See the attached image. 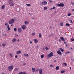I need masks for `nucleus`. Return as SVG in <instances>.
I'll use <instances>...</instances> for the list:
<instances>
[{
    "label": "nucleus",
    "instance_id": "nucleus-12",
    "mask_svg": "<svg viewBox=\"0 0 74 74\" xmlns=\"http://www.w3.org/2000/svg\"><path fill=\"white\" fill-rule=\"evenodd\" d=\"M24 23L25 25H28L29 23V22L27 21H25L24 22Z\"/></svg>",
    "mask_w": 74,
    "mask_h": 74
},
{
    "label": "nucleus",
    "instance_id": "nucleus-19",
    "mask_svg": "<svg viewBox=\"0 0 74 74\" xmlns=\"http://www.w3.org/2000/svg\"><path fill=\"white\" fill-rule=\"evenodd\" d=\"M60 26H63V23H61L60 25Z\"/></svg>",
    "mask_w": 74,
    "mask_h": 74
},
{
    "label": "nucleus",
    "instance_id": "nucleus-44",
    "mask_svg": "<svg viewBox=\"0 0 74 74\" xmlns=\"http://www.w3.org/2000/svg\"><path fill=\"white\" fill-rule=\"evenodd\" d=\"M50 67H53V65H50Z\"/></svg>",
    "mask_w": 74,
    "mask_h": 74
},
{
    "label": "nucleus",
    "instance_id": "nucleus-10",
    "mask_svg": "<svg viewBox=\"0 0 74 74\" xmlns=\"http://www.w3.org/2000/svg\"><path fill=\"white\" fill-rule=\"evenodd\" d=\"M32 71L33 73H34L36 71L35 70V68H32Z\"/></svg>",
    "mask_w": 74,
    "mask_h": 74
},
{
    "label": "nucleus",
    "instance_id": "nucleus-59",
    "mask_svg": "<svg viewBox=\"0 0 74 74\" xmlns=\"http://www.w3.org/2000/svg\"><path fill=\"white\" fill-rule=\"evenodd\" d=\"M1 74H4V73H2Z\"/></svg>",
    "mask_w": 74,
    "mask_h": 74
},
{
    "label": "nucleus",
    "instance_id": "nucleus-60",
    "mask_svg": "<svg viewBox=\"0 0 74 74\" xmlns=\"http://www.w3.org/2000/svg\"><path fill=\"white\" fill-rule=\"evenodd\" d=\"M68 46V45H66V47H67Z\"/></svg>",
    "mask_w": 74,
    "mask_h": 74
},
{
    "label": "nucleus",
    "instance_id": "nucleus-54",
    "mask_svg": "<svg viewBox=\"0 0 74 74\" xmlns=\"http://www.w3.org/2000/svg\"><path fill=\"white\" fill-rule=\"evenodd\" d=\"M17 41H18V42H19V39H18L17 40Z\"/></svg>",
    "mask_w": 74,
    "mask_h": 74
},
{
    "label": "nucleus",
    "instance_id": "nucleus-57",
    "mask_svg": "<svg viewBox=\"0 0 74 74\" xmlns=\"http://www.w3.org/2000/svg\"><path fill=\"white\" fill-rule=\"evenodd\" d=\"M52 36V34H51L50 37H51V36Z\"/></svg>",
    "mask_w": 74,
    "mask_h": 74
},
{
    "label": "nucleus",
    "instance_id": "nucleus-23",
    "mask_svg": "<svg viewBox=\"0 0 74 74\" xmlns=\"http://www.w3.org/2000/svg\"><path fill=\"white\" fill-rule=\"evenodd\" d=\"M16 41V39L14 38L13 39V40H12V41L13 42H15Z\"/></svg>",
    "mask_w": 74,
    "mask_h": 74
},
{
    "label": "nucleus",
    "instance_id": "nucleus-15",
    "mask_svg": "<svg viewBox=\"0 0 74 74\" xmlns=\"http://www.w3.org/2000/svg\"><path fill=\"white\" fill-rule=\"evenodd\" d=\"M60 38L63 41H65V40H64V38H63V37H60Z\"/></svg>",
    "mask_w": 74,
    "mask_h": 74
},
{
    "label": "nucleus",
    "instance_id": "nucleus-62",
    "mask_svg": "<svg viewBox=\"0 0 74 74\" xmlns=\"http://www.w3.org/2000/svg\"><path fill=\"white\" fill-rule=\"evenodd\" d=\"M70 69H71V67H70Z\"/></svg>",
    "mask_w": 74,
    "mask_h": 74
},
{
    "label": "nucleus",
    "instance_id": "nucleus-63",
    "mask_svg": "<svg viewBox=\"0 0 74 74\" xmlns=\"http://www.w3.org/2000/svg\"><path fill=\"white\" fill-rule=\"evenodd\" d=\"M0 47H1V45H0Z\"/></svg>",
    "mask_w": 74,
    "mask_h": 74
},
{
    "label": "nucleus",
    "instance_id": "nucleus-25",
    "mask_svg": "<svg viewBox=\"0 0 74 74\" xmlns=\"http://www.w3.org/2000/svg\"><path fill=\"white\" fill-rule=\"evenodd\" d=\"M65 72V71H61V73L62 74L64 73Z\"/></svg>",
    "mask_w": 74,
    "mask_h": 74
},
{
    "label": "nucleus",
    "instance_id": "nucleus-26",
    "mask_svg": "<svg viewBox=\"0 0 74 74\" xmlns=\"http://www.w3.org/2000/svg\"><path fill=\"white\" fill-rule=\"evenodd\" d=\"M71 13H69L67 15V16H71Z\"/></svg>",
    "mask_w": 74,
    "mask_h": 74
},
{
    "label": "nucleus",
    "instance_id": "nucleus-38",
    "mask_svg": "<svg viewBox=\"0 0 74 74\" xmlns=\"http://www.w3.org/2000/svg\"><path fill=\"white\" fill-rule=\"evenodd\" d=\"M32 36H34L35 35V33H33L32 34Z\"/></svg>",
    "mask_w": 74,
    "mask_h": 74
},
{
    "label": "nucleus",
    "instance_id": "nucleus-27",
    "mask_svg": "<svg viewBox=\"0 0 74 74\" xmlns=\"http://www.w3.org/2000/svg\"><path fill=\"white\" fill-rule=\"evenodd\" d=\"M39 37L40 38H41V33H39Z\"/></svg>",
    "mask_w": 74,
    "mask_h": 74
},
{
    "label": "nucleus",
    "instance_id": "nucleus-58",
    "mask_svg": "<svg viewBox=\"0 0 74 74\" xmlns=\"http://www.w3.org/2000/svg\"><path fill=\"white\" fill-rule=\"evenodd\" d=\"M11 26H13V25L11 24Z\"/></svg>",
    "mask_w": 74,
    "mask_h": 74
},
{
    "label": "nucleus",
    "instance_id": "nucleus-1",
    "mask_svg": "<svg viewBox=\"0 0 74 74\" xmlns=\"http://www.w3.org/2000/svg\"><path fill=\"white\" fill-rule=\"evenodd\" d=\"M8 3L10 6H13L15 4L13 2V1L12 0H9V1Z\"/></svg>",
    "mask_w": 74,
    "mask_h": 74
},
{
    "label": "nucleus",
    "instance_id": "nucleus-17",
    "mask_svg": "<svg viewBox=\"0 0 74 74\" xmlns=\"http://www.w3.org/2000/svg\"><path fill=\"white\" fill-rule=\"evenodd\" d=\"M56 70H58L59 69V66H56Z\"/></svg>",
    "mask_w": 74,
    "mask_h": 74
},
{
    "label": "nucleus",
    "instance_id": "nucleus-7",
    "mask_svg": "<svg viewBox=\"0 0 74 74\" xmlns=\"http://www.w3.org/2000/svg\"><path fill=\"white\" fill-rule=\"evenodd\" d=\"M47 1H44L42 3V4L43 5H47Z\"/></svg>",
    "mask_w": 74,
    "mask_h": 74
},
{
    "label": "nucleus",
    "instance_id": "nucleus-56",
    "mask_svg": "<svg viewBox=\"0 0 74 74\" xmlns=\"http://www.w3.org/2000/svg\"><path fill=\"white\" fill-rule=\"evenodd\" d=\"M64 43L65 44H66V42H64Z\"/></svg>",
    "mask_w": 74,
    "mask_h": 74
},
{
    "label": "nucleus",
    "instance_id": "nucleus-34",
    "mask_svg": "<svg viewBox=\"0 0 74 74\" xmlns=\"http://www.w3.org/2000/svg\"><path fill=\"white\" fill-rule=\"evenodd\" d=\"M5 45H6V44H2L3 47H5Z\"/></svg>",
    "mask_w": 74,
    "mask_h": 74
},
{
    "label": "nucleus",
    "instance_id": "nucleus-50",
    "mask_svg": "<svg viewBox=\"0 0 74 74\" xmlns=\"http://www.w3.org/2000/svg\"><path fill=\"white\" fill-rule=\"evenodd\" d=\"M72 11H74V9L71 10Z\"/></svg>",
    "mask_w": 74,
    "mask_h": 74
},
{
    "label": "nucleus",
    "instance_id": "nucleus-8",
    "mask_svg": "<svg viewBox=\"0 0 74 74\" xmlns=\"http://www.w3.org/2000/svg\"><path fill=\"white\" fill-rule=\"evenodd\" d=\"M26 26L25 25H23L21 27V28H22V29H23V30H25V29H26Z\"/></svg>",
    "mask_w": 74,
    "mask_h": 74
},
{
    "label": "nucleus",
    "instance_id": "nucleus-48",
    "mask_svg": "<svg viewBox=\"0 0 74 74\" xmlns=\"http://www.w3.org/2000/svg\"><path fill=\"white\" fill-rule=\"evenodd\" d=\"M71 3L73 5H74V3L73 2H71Z\"/></svg>",
    "mask_w": 74,
    "mask_h": 74
},
{
    "label": "nucleus",
    "instance_id": "nucleus-4",
    "mask_svg": "<svg viewBox=\"0 0 74 74\" xmlns=\"http://www.w3.org/2000/svg\"><path fill=\"white\" fill-rule=\"evenodd\" d=\"M14 21L15 20L14 19H12L9 21V25L13 24V23H14Z\"/></svg>",
    "mask_w": 74,
    "mask_h": 74
},
{
    "label": "nucleus",
    "instance_id": "nucleus-41",
    "mask_svg": "<svg viewBox=\"0 0 74 74\" xmlns=\"http://www.w3.org/2000/svg\"><path fill=\"white\" fill-rule=\"evenodd\" d=\"M18 36V35L17 34H15V37H17Z\"/></svg>",
    "mask_w": 74,
    "mask_h": 74
},
{
    "label": "nucleus",
    "instance_id": "nucleus-43",
    "mask_svg": "<svg viewBox=\"0 0 74 74\" xmlns=\"http://www.w3.org/2000/svg\"><path fill=\"white\" fill-rule=\"evenodd\" d=\"M71 40L72 41H74V39L73 38L71 39Z\"/></svg>",
    "mask_w": 74,
    "mask_h": 74
},
{
    "label": "nucleus",
    "instance_id": "nucleus-24",
    "mask_svg": "<svg viewBox=\"0 0 74 74\" xmlns=\"http://www.w3.org/2000/svg\"><path fill=\"white\" fill-rule=\"evenodd\" d=\"M40 57L41 58H42H42H44V55H41L40 56Z\"/></svg>",
    "mask_w": 74,
    "mask_h": 74
},
{
    "label": "nucleus",
    "instance_id": "nucleus-64",
    "mask_svg": "<svg viewBox=\"0 0 74 74\" xmlns=\"http://www.w3.org/2000/svg\"><path fill=\"white\" fill-rule=\"evenodd\" d=\"M32 19H34V18H32Z\"/></svg>",
    "mask_w": 74,
    "mask_h": 74
},
{
    "label": "nucleus",
    "instance_id": "nucleus-45",
    "mask_svg": "<svg viewBox=\"0 0 74 74\" xmlns=\"http://www.w3.org/2000/svg\"><path fill=\"white\" fill-rule=\"evenodd\" d=\"M59 42H61V40H60V39H59Z\"/></svg>",
    "mask_w": 74,
    "mask_h": 74
},
{
    "label": "nucleus",
    "instance_id": "nucleus-5",
    "mask_svg": "<svg viewBox=\"0 0 74 74\" xmlns=\"http://www.w3.org/2000/svg\"><path fill=\"white\" fill-rule=\"evenodd\" d=\"M36 71H39V73L40 74H42V69H38L36 70Z\"/></svg>",
    "mask_w": 74,
    "mask_h": 74
},
{
    "label": "nucleus",
    "instance_id": "nucleus-3",
    "mask_svg": "<svg viewBox=\"0 0 74 74\" xmlns=\"http://www.w3.org/2000/svg\"><path fill=\"white\" fill-rule=\"evenodd\" d=\"M53 55V53L52 52H51L49 54H47V57L48 58H49L52 57Z\"/></svg>",
    "mask_w": 74,
    "mask_h": 74
},
{
    "label": "nucleus",
    "instance_id": "nucleus-39",
    "mask_svg": "<svg viewBox=\"0 0 74 74\" xmlns=\"http://www.w3.org/2000/svg\"><path fill=\"white\" fill-rule=\"evenodd\" d=\"M26 5H27V6H30L31 5L30 4H27Z\"/></svg>",
    "mask_w": 74,
    "mask_h": 74
},
{
    "label": "nucleus",
    "instance_id": "nucleus-13",
    "mask_svg": "<svg viewBox=\"0 0 74 74\" xmlns=\"http://www.w3.org/2000/svg\"><path fill=\"white\" fill-rule=\"evenodd\" d=\"M18 31L19 33H21V32H22V29H21V28H18Z\"/></svg>",
    "mask_w": 74,
    "mask_h": 74
},
{
    "label": "nucleus",
    "instance_id": "nucleus-40",
    "mask_svg": "<svg viewBox=\"0 0 74 74\" xmlns=\"http://www.w3.org/2000/svg\"><path fill=\"white\" fill-rule=\"evenodd\" d=\"M45 49L46 50H48V49H48V47H45Z\"/></svg>",
    "mask_w": 74,
    "mask_h": 74
},
{
    "label": "nucleus",
    "instance_id": "nucleus-30",
    "mask_svg": "<svg viewBox=\"0 0 74 74\" xmlns=\"http://www.w3.org/2000/svg\"><path fill=\"white\" fill-rule=\"evenodd\" d=\"M69 21H70V22L71 23H73V21H72V20H69Z\"/></svg>",
    "mask_w": 74,
    "mask_h": 74
},
{
    "label": "nucleus",
    "instance_id": "nucleus-53",
    "mask_svg": "<svg viewBox=\"0 0 74 74\" xmlns=\"http://www.w3.org/2000/svg\"><path fill=\"white\" fill-rule=\"evenodd\" d=\"M30 44H32V41H30Z\"/></svg>",
    "mask_w": 74,
    "mask_h": 74
},
{
    "label": "nucleus",
    "instance_id": "nucleus-55",
    "mask_svg": "<svg viewBox=\"0 0 74 74\" xmlns=\"http://www.w3.org/2000/svg\"><path fill=\"white\" fill-rule=\"evenodd\" d=\"M54 62H56V60H55L54 61Z\"/></svg>",
    "mask_w": 74,
    "mask_h": 74
},
{
    "label": "nucleus",
    "instance_id": "nucleus-36",
    "mask_svg": "<svg viewBox=\"0 0 74 74\" xmlns=\"http://www.w3.org/2000/svg\"><path fill=\"white\" fill-rule=\"evenodd\" d=\"M8 23H6L5 24V26H8Z\"/></svg>",
    "mask_w": 74,
    "mask_h": 74
},
{
    "label": "nucleus",
    "instance_id": "nucleus-49",
    "mask_svg": "<svg viewBox=\"0 0 74 74\" xmlns=\"http://www.w3.org/2000/svg\"><path fill=\"white\" fill-rule=\"evenodd\" d=\"M23 74H26V73H25V72H23Z\"/></svg>",
    "mask_w": 74,
    "mask_h": 74
},
{
    "label": "nucleus",
    "instance_id": "nucleus-46",
    "mask_svg": "<svg viewBox=\"0 0 74 74\" xmlns=\"http://www.w3.org/2000/svg\"><path fill=\"white\" fill-rule=\"evenodd\" d=\"M49 1L50 3H52V1H51V0H49Z\"/></svg>",
    "mask_w": 74,
    "mask_h": 74
},
{
    "label": "nucleus",
    "instance_id": "nucleus-42",
    "mask_svg": "<svg viewBox=\"0 0 74 74\" xmlns=\"http://www.w3.org/2000/svg\"><path fill=\"white\" fill-rule=\"evenodd\" d=\"M18 74H23V73L22 72H20Z\"/></svg>",
    "mask_w": 74,
    "mask_h": 74
},
{
    "label": "nucleus",
    "instance_id": "nucleus-33",
    "mask_svg": "<svg viewBox=\"0 0 74 74\" xmlns=\"http://www.w3.org/2000/svg\"><path fill=\"white\" fill-rule=\"evenodd\" d=\"M14 30L15 32H16V30H17V29L16 28H14Z\"/></svg>",
    "mask_w": 74,
    "mask_h": 74
},
{
    "label": "nucleus",
    "instance_id": "nucleus-9",
    "mask_svg": "<svg viewBox=\"0 0 74 74\" xmlns=\"http://www.w3.org/2000/svg\"><path fill=\"white\" fill-rule=\"evenodd\" d=\"M57 53L58 55H62V53H61V52H60V50L58 51H57Z\"/></svg>",
    "mask_w": 74,
    "mask_h": 74
},
{
    "label": "nucleus",
    "instance_id": "nucleus-14",
    "mask_svg": "<svg viewBox=\"0 0 74 74\" xmlns=\"http://www.w3.org/2000/svg\"><path fill=\"white\" fill-rule=\"evenodd\" d=\"M34 42H35V43L38 42V40H37L36 39H34Z\"/></svg>",
    "mask_w": 74,
    "mask_h": 74
},
{
    "label": "nucleus",
    "instance_id": "nucleus-35",
    "mask_svg": "<svg viewBox=\"0 0 74 74\" xmlns=\"http://www.w3.org/2000/svg\"><path fill=\"white\" fill-rule=\"evenodd\" d=\"M25 56H27V57H28V56H29V54H26Z\"/></svg>",
    "mask_w": 74,
    "mask_h": 74
},
{
    "label": "nucleus",
    "instance_id": "nucleus-37",
    "mask_svg": "<svg viewBox=\"0 0 74 74\" xmlns=\"http://www.w3.org/2000/svg\"><path fill=\"white\" fill-rule=\"evenodd\" d=\"M66 53V54H67V53H70V52L69 51H67L66 52H65Z\"/></svg>",
    "mask_w": 74,
    "mask_h": 74
},
{
    "label": "nucleus",
    "instance_id": "nucleus-32",
    "mask_svg": "<svg viewBox=\"0 0 74 74\" xmlns=\"http://www.w3.org/2000/svg\"><path fill=\"white\" fill-rule=\"evenodd\" d=\"M14 70L15 71H18V69L17 68H15L14 69Z\"/></svg>",
    "mask_w": 74,
    "mask_h": 74
},
{
    "label": "nucleus",
    "instance_id": "nucleus-52",
    "mask_svg": "<svg viewBox=\"0 0 74 74\" xmlns=\"http://www.w3.org/2000/svg\"><path fill=\"white\" fill-rule=\"evenodd\" d=\"M23 64L24 65H25V64H26V63H23Z\"/></svg>",
    "mask_w": 74,
    "mask_h": 74
},
{
    "label": "nucleus",
    "instance_id": "nucleus-21",
    "mask_svg": "<svg viewBox=\"0 0 74 74\" xmlns=\"http://www.w3.org/2000/svg\"><path fill=\"white\" fill-rule=\"evenodd\" d=\"M5 5H3L1 6V9H4V8H5Z\"/></svg>",
    "mask_w": 74,
    "mask_h": 74
},
{
    "label": "nucleus",
    "instance_id": "nucleus-51",
    "mask_svg": "<svg viewBox=\"0 0 74 74\" xmlns=\"http://www.w3.org/2000/svg\"><path fill=\"white\" fill-rule=\"evenodd\" d=\"M26 54H24L23 56H26Z\"/></svg>",
    "mask_w": 74,
    "mask_h": 74
},
{
    "label": "nucleus",
    "instance_id": "nucleus-29",
    "mask_svg": "<svg viewBox=\"0 0 74 74\" xmlns=\"http://www.w3.org/2000/svg\"><path fill=\"white\" fill-rule=\"evenodd\" d=\"M10 58H12V56H13L12 54H10Z\"/></svg>",
    "mask_w": 74,
    "mask_h": 74
},
{
    "label": "nucleus",
    "instance_id": "nucleus-28",
    "mask_svg": "<svg viewBox=\"0 0 74 74\" xmlns=\"http://www.w3.org/2000/svg\"><path fill=\"white\" fill-rule=\"evenodd\" d=\"M47 9V7H44V10H46Z\"/></svg>",
    "mask_w": 74,
    "mask_h": 74
},
{
    "label": "nucleus",
    "instance_id": "nucleus-6",
    "mask_svg": "<svg viewBox=\"0 0 74 74\" xmlns=\"http://www.w3.org/2000/svg\"><path fill=\"white\" fill-rule=\"evenodd\" d=\"M56 5L57 6H58L59 7H63V6L64 5V3H60L59 4H57Z\"/></svg>",
    "mask_w": 74,
    "mask_h": 74
},
{
    "label": "nucleus",
    "instance_id": "nucleus-18",
    "mask_svg": "<svg viewBox=\"0 0 74 74\" xmlns=\"http://www.w3.org/2000/svg\"><path fill=\"white\" fill-rule=\"evenodd\" d=\"M62 52H63L64 51V49H62L61 48H60L59 49Z\"/></svg>",
    "mask_w": 74,
    "mask_h": 74
},
{
    "label": "nucleus",
    "instance_id": "nucleus-22",
    "mask_svg": "<svg viewBox=\"0 0 74 74\" xmlns=\"http://www.w3.org/2000/svg\"><path fill=\"white\" fill-rule=\"evenodd\" d=\"M56 8L55 7L53 6V8H51L50 9V10H54V9H55Z\"/></svg>",
    "mask_w": 74,
    "mask_h": 74
},
{
    "label": "nucleus",
    "instance_id": "nucleus-61",
    "mask_svg": "<svg viewBox=\"0 0 74 74\" xmlns=\"http://www.w3.org/2000/svg\"><path fill=\"white\" fill-rule=\"evenodd\" d=\"M73 48H71V49H72Z\"/></svg>",
    "mask_w": 74,
    "mask_h": 74
},
{
    "label": "nucleus",
    "instance_id": "nucleus-31",
    "mask_svg": "<svg viewBox=\"0 0 74 74\" xmlns=\"http://www.w3.org/2000/svg\"><path fill=\"white\" fill-rule=\"evenodd\" d=\"M66 26H70V24H69V23H66Z\"/></svg>",
    "mask_w": 74,
    "mask_h": 74
},
{
    "label": "nucleus",
    "instance_id": "nucleus-20",
    "mask_svg": "<svg viewBox=\"0 0 74 74\" xmlns=\"http://www.w3.org/2000/svg\"><path fill=\"white\" fill-rule=\"evenodd\" d=\"M62 65H63V66L65 65V66H67V64L66 63H63V64H62Z\"/></svg>",
    "mask_w": 74,
    "mask_h": 74
},
{
    "label": "nucleus",
    "instance_id": "nucleus-16",
    "mask_svg": "<svg viewBox=\"0 0 74 74\" xmlns=\"http://www.w3.org/2000/svg\"><path fill=\"white\" fill-rule=\"evenodd\" d=\"M8 30H10L11 29L9 27V25H7Z\"/></svg>",
    "mask_w": 74,
    "mask_h": 74
},
{
    "label": "nucleus",
    "instance_id": "nucleus-2",
    "mask_svg": "<svg viewBox=\"0 0 74 74\" xmlns=\"http://www.w3.org/2000/svg\"><path fill=\"white\" fill-rule=\"evenodd\" d=\"M14 69V66L13 65H11L8 66V70L10 71H11Z\"/></svg>",
    "mask_w": 74,
    "mask_h": 74
},
{
    "label": "nucleus",
    "instance_id": "nucleus-11",
    "mask_svg": "<svg viewBox=\"0 0 74 74\" xmlns=\"http://www.w3.org/2000/svg\"><path fill=\"white\" fill-rule=\"evenodd\" d=\"M21 53V51H18L16 52V53L17 55H19Z\"/></svg>",
    "mask_w": 74,
    "mask_h": 74
},
{
    "label": "nucleus",
    "instance_id": "nucleus-47",
    "mask_svg": "<svg viewBox=\"0 0 74 74\" xmlns=\"http://www.w3.org/2000/svg\"><path fill=\"white\" fill-rule=\"evenodd\" d=\"M15 58H18V56H15Z\"/></svg>",
    "mask_w": 74,
    "mask_h": 74
}]
</instances>
